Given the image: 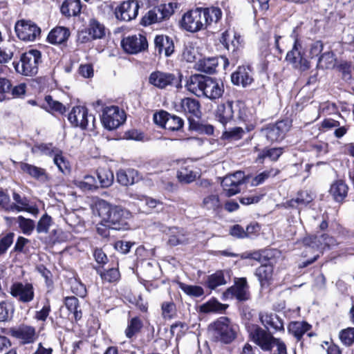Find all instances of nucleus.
Here are the masks:
<instances>
[{"instance_id": "51", "label": "nucleus", "mask_w": 354, "mask_h": 354, "mask_svg": "<svg viewBox=\"0 0 354 354\" xmlns=\"http://www.w3.org/2000/svg\"><path fill=\"white\" fill-rule=\"evenodd\" d=\"M53 157L54 164L58 169L64 174L71 172V164L68 160L64 156L62 150L58 149L55 151Z\"/></svg>"}, {"instance_id": "54", "label": "nucleus", "mask_w": 354, "mask_h": 354, "mask_svg": "<svg viewBox=\"0 0 354 354\" xmlns=\"http://www.w3.org/2000/svg\"><path fill=\"white\" fill-rule=\"evenodd\" d=\"M59 148L54 147L52 142L49 143H36L31 148L32 153H40L41 155H46L53 157L55 153V151Z\"/></svg>"}, {"instance_id": "59", "label": "nucleus", "mask_w": 354, "mask_h": 354, "mask_svg": "<svg viewBox=\"0 0 354 354\" xmlns=\"http://www.w3.org/2000/svg\"><path fill=\"white\" fill-rule=\"evenodd\" d=\"M13 313L14 308L10 302L6 300L0 301V322L10 320Z\"/></svg>"}, {"instance_id": "33", "label": "nucleus", "mask_w": 354, "mask_h": 354, "mask_svg": "<svg viewBox=\"0 0 354 354\" xmlns=\"http://www.w3.org/2000/svg\"><path fill=\"white\" fill-rule=\"evenodd\" d=\"M274 267L271 263L261 264L256 268L254 275L257 277L261 288H268L273 282Z\"/></svg>"}, {"instance_id": "32", "label": "nucleus", "mask_w": 354, "mask_h": 354, "mask_svg": "<svg viewBox=\"0 0 354 354\" xmlns=\"http://www.w3.org/2000/svg\"><path fill=\"white\" fill-rule=\"evenodd\" d=\"M40 107L47 113L55 117L58 115H66V113L68 109V108L62 102L54 100L50 95H45L44 102L40 105Z\"/></svg>"}, {"instance_id": "48", "label": "nucleus", "mask_w": 354, "mask_h": 354, "mask_svg": "<svg viewBox=\"0 0 354 354\" xmlns=\"http://www.w3.org/2000/svg\"><path fill=\"white\" fill-rule=\"evenodd\" d=\"M197 69L206 74H214L216 72L218 66V59L217 57L203 58L198 61Z\"/></svg>"}, {"instance_id": "13", "label": "nucleus", "mask_w": 354, "mask_h": 354, "mask_svg": "<svg viewBox=\"0 0 354 354\" xmlns=\"http://www.w3.org/2000/svg\"><path fill=\"white\" fill-rule=\"evenodd\" d=\"M291 127L292 121L286 118L278 120L274 123H270L262 130L264 131L267 140L271 142H274L283 140Z\"/></svg>"}, {"instance_id": "7", "label": "nucleus", "mask_w": 354, "mask_h": 354, "mask_svg": "<svg viewBox=\"0 0 354 354\" xmlns=\"http://www.w3.org/2000/svg\"><path fill=\"white\" fill-rule=\"evenodd\" d=\"M245 325L250 339L259 346L262 351L268 352L272 350L277 338L272 335L271 332L249 322H246Z\"/></svg>"}, {"instance_id": "43", "label": "nucleus", "mask_w": 354, "mask_h": 354, "mask_svg": "<svg viewBox=\"0 0 354 354\" xmlns=\"http://www.w3.org/2000/svg\"><path fill=\"white\" fill-rule=\"evenodd\" d=\"M238 119L245 124L248 132H250L255 129L257 124L255 119L249 108L244 104H242V106L239 107Z\"/></svg>"}, {"instance_id": "45", "label": "nucleus", "mask_w": 354, "mask_h": 354, "mask_svg": "<svg viewBox=\"0 0 354 354\" xmlns=\"http://www.w3.org/2000/svg\"><path fill=\"white\" fill-rule=\"evenodd\" d=\"M138 171L133 169H120L116 174L118 183L122 186H129L135 183Z\"/></svg>"}, {"instance_id": "12", "label": "nucleus", "mask_w": 354, "mask_h": 354, "mask_svg": "<svg viewBox=\"0 0 354 354\" xmlns=\"http://www.w3.org/2000/svg\"><path fill=\"white\" fill-rule=\"evenodd\" d=\"M26 92L25 83L14 85L12 80L0 76V102L21 97L25 95Z\"/></svg>"}, {"instance_id": "41", "label": "nucleus", "mask_w": 354, "mask_h": 354, "mask_svg": "<svg viewBox=\"0 0 354 354\" xmlns=\"http://www.w3.org/2000/svg\"><path fill=\"white\" fill-rule=\"evenodd\" d=\"M144 324L141 318L135 316L128 319L127 328L124 330L125 336L132 339L136 337L142 330Z\"/></svg>"}, {"instance_id": "5", "label": "nucleus", "mask_w": 354, "mask_h": 354, "mask_svg": "<svg viewBox=\"0 0 354 354\" xmlns=\"http://www.w3.org/2000/svg\"><path fill=\"white\" fill-rule=\"evenodd\" d=\"M183 73L180 71L176 73L165 72L156 70L150 73L148 77V82L153 87L162 90L168 87H173L177 89L182 88Z\"/></svg>"}, {"instance_id": "31", "label": "nucleus", "mask_w": 354, "mask_h": 354, "mask_svg": "<svg viewBox=\"0 0 354 354\" xmlns=\"http://www.w3.org/2000/svg\"><path fill=\"white\" fill-rule=\"evenodd\" d=\"M311 324L306 321H292L287 327L288 332L292 335L301 346L304 345V335L312 329Z\"/></svg>"}, {"instance_id": "17", "label": "nucleus", "mask_w": 354, "mask_h": 354, "mask_svg": "<svg viewBox=\"0 0 354 354\" xmlns=\"http://www.w3.org/2000/svg\"><path fill=\"white\" fill-rule=\"evenodd\" d=\"M254 71L251 65L243 64L232 73L230 80L234 86L246 88L254 82Z\"/></svg>"}, {"instance_id": "11", "label": "nucleus", "mask_w": 354, "mask_h": 354, "mask_svg": "<svg viewBox=\"0 0 354 354\" xmlns=\"http://www.w3.org/2000/svg\"><path fill=\"white\" fill-rule=\"evenodd\" d=\"M126 120V115L117 106L105 107L102 111L101 122L107 130H113L119 127Z\"/></svg>"}, {"instance_id": "28", "label": "nucleus", "mask_w": 354, "mask_h": 354, "mask_svg": "<svg viewBox=\"0 0 354 354\" xmlns=\"http://www.w3.org/2000/svg\"><path fill=\"white\" fill-rule=\"evenodd\" d=\"M96 273L100 276L102 283H116L121 278L118 261L111 262L106 267L97 270Z\"/></svg>"}, {"instance_id": "9", "label": "nucleus", "mask_w": 354, "mask_h": 354, "mask_svg": "<svg viewBox=\"0 0 354 354\" xmlns=\"http://www.w3.org/2000/svg\"><path fill=\"white\" fill-rule=\"evenodd\" d=\"M106 28L96 18L88 20L86 26L78 32L77 39L82 44H86L106 37Z\"/></svg>"}, {"instance_id": "46", "label": "nucleus", "mask_w": 354, "mask_h": 354, "mask_svg": "<svg viewBox=\"0 0 354 354\" xmlns=\"http://www.w3.org/2000/svg\"><path fill=\"white\" fill-rule=\"evenodd\" d=\"M201 206L206 210L212 211L215 213L220 212L223 208V205L218 194H209L205 196L203 198Z\"/></svg>"}, {"instance_id": "21", "label": "nucleus", "mask_w": 354, "mask_h": 354, "mask_svg": "<svg viewBox=\"0 0 354 354\" xmlns=\"http://www.w3.org/2000/svg\"><path fill=\"white\" fill-rule=\"evenodd\" d=\"M10 295L19 302L28 304L35 297V290L31 283L15 282L10 286Z\"/></svg>"}, {"instance_id": "16", "label": "nucleus", "mask_w": 354, "mask_h": 354, "mask_svg": "<svg viewBox=\"0 0 354 354\" xmlns=\"http://www.w3.org/2000/svg\"><path fill=\"white\" fill-rule=\"evenodd\" d=\"M250 286L245 277L235 278L234 285L227 288L224 292L226 297L244 302L251 299Z\"/></svg>"}, {"instance_id": "58", "label": "nucleus", "mask_w": 354, "mask_h": 354, "mask_svg": "<svg viewBox=\"0 0 354 354\" xmlns=\"http://www.w3.org/2000/svg\"><path fill=\"white\" fill-rule=\"evenodd\" d=\"M339 339L341 343L347 347L354 344V327H347L339 332Z\"/></svg>"}, {"instance_id": "15", "label": "nucleus", "mask_w": 354, "mask_h": 354, "mask_svg": "<svg viewBox=\"0 0 354 354\" xmlns=\"http://www.w3.org/2000/svg\"><path fill=\"white\" fill-rule=\"evenodd\" d=\"M123 50L130 55H136L148 50L147 37L142 34L124 37L121 41Z\"/></svg>"}, {"instance_id": "38", "label": "nucleus", "mask_w": 354, "mask_h": 354, "mask_svg": "<svg viewBox=\"0 0 354 354\" xmlns=\"http://www.w3.org/2000/svg\"><path fill=\"white\" fill-rule=\"evenodd\" d=\"M82 2L80 0H64L60 7L62 15L69 19L72 17H77L81 13Z\"/></svg>"}, {"instance_id": "56", "label": "nucleus", "mask_w": 354, "mask_h": 354, "mask_svg": "<svg viewBox=\"0 0 354 354\" xmlns=\"http://www.w3.org/2000/svg\"><path fill=\"white\" fill-rule=\"evenodd\" d=\"M0 206L8 212H21L24 210V207H21L15 203H11L9 195L6 193L2 188H0Z\"/></svg>"}, {"instance_id": "20", "label": "nucleus", "mask_w": 354, "mask_h": 354, "mask_svg": "<svg viewBox=\"0 0 354 354\" xmlns=\"http://www.w3.org/2000/svg\"><path fill=\"white\" fill-rule=\"evenodd\" d=\"M9 334L20 341L23 345L34 343L38 338L36 328L30 325L20 324L17 327L10 328Z\"/></svg>"}, {"instance_id": "18", "label": "nucleus", "mask_w": 354, "mask_h": 354, "mask_svg": "<svg viewBox=\"0 0 354 354\" xmlns=\"http://www.w3.org/2000/svg\"><path fill=\"white\" fill-rule=\"evenodd\" d=\"M301 43L297 37L295 38L292 50L288 51L286 56V60L292 64L295 68H299L305 71L310 68V63L304 57V53L301 52Z\"/></svg>"}, {"instance_id": "42", "label": "nucleus", "mask_w": 354, "mask_h": 354, "mask_svg": "<svg viewBox=\"0 0 354 354\" xmlns=\"http://www.w3.org/2000/svg\"><path fill=\"white\" fill-rule=\"evenodd\" d=\"M337 57L333 50L322 53L317 61V68L328 70L335 68L337 65Z\"/></svg>"}, {"instance_id": "2", "label": "nucleus", "mask_w": 354, "mask_h": 354, "mask_svg": "<svg viewBox=\"0 0 354 354\" xmlns=\"http://www.w3.org/2000/svg\"><path fill=\"white\" fill-rule=\"evenodd\" d=\"M96 208L103 222L106 223L112 230L120 231L131 228L128 216L130 213L121 207L112 205L106 201L101 200L97 203Z\"/></svg>"}, {"instance_id": "61", "label": "nucleus", "mask_w": 354, "mask_h": 354, "mask_svg": "<svg viewBox=\"0 0 354 354\" xmlns=\"http://www.w3.org/2000/svg\"><path fill=\"white\" fill-rule=\"evenodd\" d=\"M79 187L84 190L91 191L99 188L97 180L91 175H86L83 180L80 181Z\"/></svg>"}, {"instance_id": "53", "label": "nucleus", "mask_w": 354, "mask_h": 354, "mask_svg": "<svg viewBox=\"0 0 354 354\" xmlns=\"http://www.w3.org/2000/svg\"><path fill=\"white\" fill-rule=\"evenodd\" d=\"M93 257L96 263V265L93 266V268L97 271L98 269L103 268L109 264V260L102 248H95L92 251Z\"/></svg>"}, {"instance_id": "3", "label": "nucleus", "mask_w": 354, "mask_h": 354, "mask_svg": "<svg viewBox=\"0 0 354 354\" xmlns=\"http://www.w3.org/2000/svg\"><path fill=\"white\" fill-rule=\"evenodd\" d=\"M42 62L41 51L37 48H30L22 53L19 61H14L12 66L17 74L33 77L37 74L39 66Z\"/></svg>"}, {"instance_id": "57", "label": "nucleus", "mask_w": 354, "mask_h": 354, "mask_svg": "<svg viewBox=\"0 0 354 354\" xmlns=\"http://www.w3.org/2000/svg\"><path fill=\"white\" fill-rule=\"evenodd\" d=\"M281 171L277 168H270L268 170H265L256 176L252 180V185L254 186H258L263 183L270 176H276L279 174Z\"/></svg>"}, {"instance_id": "44", "label": "nucleus", "mask_w": 354, "mask_h": 354, "mask_svg": "<svg viewBox=\"0 0 354 354\" xmlns=\"http://www.w3.org/2000/svg\"><path fill=\"white\" fill-rule=\"evenodd\" d=\"M99 187L106 188L110 187L114 180L113 171L108 167H101L96 170Z\"/></svg>"}, {"instance_id": "22", "label": "nucleus", "mask_w": 354, "mask_h": 354, "mask_svg": "<svg viewBox=\"0 0 354 354\" xmlns=\"http://www.w3.org/2000/svg\"><path fill=\"white\" fill-rule=\"evenodd\" d=\"M201 107L198 100L189 97L181 99L179 104L176 106L178 111L183 113L187 116L189 124V119L201 118Z\"/></svg>"}, {"instance_id": "47", "label": "nucleus", "mask_w": 354, "mask_h": 354, "mask_svg": "<svg viewBox=\"0 0 354 354\" xmlns=\"http://www.w3.org/2000/svg\"><path fill=\"white\" fill-rule=\"evenodd\" d=\"M225 270H218L214 273L208 275L205 285L210 290H215L217 287L225 285L227 281L225 278Z\"/></svg>"}, {"instance_id": "35", "label": "nucleus", "mask_w": 354, "mask_h": 354, "mask_svg": "<svg viewBox=\"0 0 354 354\" xmlns=\"http://www.w3.org/2000/svg\"><path fill=\"white\" fill-rule=\"evenodd\" d=\"M180 167L177 171V178L182 183H191L196 179V174L193 171L194 165L187 160L179 162Z\"/></svg>"}, {"instance_id": "34", "label": "nucleus", "mask_w": 354, "mask_h": 354, "mask_svg": "<svg viewBox=\"0 0 354 354\" xmlns=\"http://www.w3.org/2000/svg\"><path fill=\"white\" fill-rule=\"evenodd\" d=\"M262 324L268 330H271L272 334L277 332L284 333L285 328L283 319L275 313H266L260 317Z\"/></svg>"}, {"instance_id": "27", "label": "nucleus", "mask_w": 354, "mask_h": 354, "mask_svg": "<svg viewBox=\"0 0 354 354\" xmlns=\"http://www.w3.org/2000/svg\"><path fill=\"white\" fill-rule=\"evenodd\" d=\"M154 48L158 55L164 53L165 56L170 57L175 50L174 41L171 37L166 35H157L155 36Z\"/></svg>"}, {"instance_id": "52", "label": "nucleus", "mask_w": 354, "mask_h": 354, "mask_svg": "<svg viewBox=\"0 0 354 354\" xmlns=\"http://www.w3.org/2000/svg\"><path fill=\"white\" fill-rule=\"evenodd\" d=\"M189 130L201 134L211 136L214 134V128L212 124H203L195 119H189Z\"/></svg>"}, {"instance_id": "62", "label": "nucleus", "mask_w": 354, "mask_h": 354, "mask_svg": "<svg viewBox=\"0 0 354 354\" xmlns=\"http://www.w3.org/2000/svg\"><path fill=\"white\" fill-rule=\"evenodd\" d=\"M19 226L22 232L26 235H30L35 227V222L30 218H26L22 216H19Z\"/></svg>"}, {"instance_id": "36", "label": "nucleus", "mask_w": 354, "mask_h": 354, "mask_svg": "<svg viewBox=\"0 0 354 354\" xmlns=\"http://www.w3.org/2000/svg\"><path fill=\"white\" fill-rule=\"evenodd\" d=\"M283 147H264L254 160L257 164H263L266 158H268L272 162H277L283 153Z\"/></svg>"}, {"instance_id": "64", "label": "nucleus", "mask_w": 354, "mask_h": 354, "mask_svg": "<svg viewBox=\"0 0 354 354\" xmlns=\"http://www.w3.org/2000/svg\"><path fill=\"white\" fill-rule=\"evenodd\" d=\"M52 224V218L48 214H44L37 222L36 230L38 233H48Z\"/></svg>"}, {"instance_id": "63", "label": "nucleus", "mask_w": 354, "mask_h": 354, "mask_svg": "<svg viewBox=\"0 0 354 354\" xmlns=\"http://www.w3.org/2000/svg\"><path fill=\"white\" fill-rule=\"evenodd\" d=\"M136 244L135 241L118 240L114 243L113 248L118 252L127 254Z\"/></svg>"}, {"instance_id": "50", "label": "nucleus", "mask_w": 354, "mask_h": 354, "mask_svg": "<svg viewBox=\"0 0 354 354\" xmlns=\"http://www.w3.org/2000/svg\"><path fill=\"white\" fill-rule=\"evenodd\" d=\"M227 305L221 304L213 297L199 307V311L203 313H221L227 308Z\"/></svg>"}, {"instance_id": "40", "label": "nucleus", "mask_w": 354, "mask_h": 354, "mask_svg": "<svg viewBox=\"0 0 354 354\" xmlns=\"http://www.w3.org/2000/svg\"><path fill=\"white\" fill-rule=\"evenodd\" d=\"M341 74V79L346 83H351L354 80V64L351 61L341 60L337 64L335 68Z\"/></svg>"}, {"instance_id": "1", "label": "nucleus", "mask_w": 354, "mask_h": 354, "mask_svg": "<svg viewBox=\"0 0 354 354\" xmlns=\"http://www.w3.org/2000/svg\"><path fill=\"white\" fill-rule=\"evenodd\" d=\"M222 16L223 12L218 7H196L183 15L179 25L183 30L196 33L207 30L213 23H218Z\"/></svg>"}, {"instance_id": "55", "label": "nucleus", "mask_w": 354, "mask_h": 354, "mask_svg": "<svg viewBox=\"0 0 354 354\" xmlns=\"http://www.w3.org/2000/svg\"><path fill=\"white\" fill-rule=\"evenodd\" d=\"M178 287L187 295L192 297H200L204 295V289L196 285H189L183 282L178 283Z\"/></svg>"}, {"instance_id": "14", "label": "nucleus", "mask_w": 354, "mask_h": 354, "mask_svg": "<svg viewBox=\"0 0 354 354\" xmlns=\"http://www.w3.org/2000/svg\"><path fill=\"white\" fill-rule=\"evenodd\" d=\"M88 117L93 119V127L95 126V116L88 114V109L84 106H73L67 115L68 122L71 127L74 128H80L82 130L88 129Z\"/></svg>"}, {"instance_id": "39", "label": "nucleus", "mask_w": 354, "mask_h": 354, "mask_svg": "<svg viewBox=\"0 0 354 354\" xmlns=\"http://www.w3.org/2000/svg\"><path fill=\"white\" fill-rule=\"evenodd\" d=\"M305 249L302 252L301 256L307 259L303 261L299 266V268H304L314 262H315L323 254V252L318 250V245L316 247L312 245L313 244H305Z\"/></svg>"}, {"instance_id": "10", "label": "nucleus", "mask_w": 354, "mask_h": 354, "mask_svg": "<svg viewBox=\"0 0 354 354\" xmlns=\"http://www.w3.org/2000/svg\"><path fill=\"white\" fill-rule=\"evenodd\" d=\"M153 120L158 126L169 131H183L184 120L179 116L172 115L165 110H160L153 114Z\"/></svg>"}, {"instance_id": "19", "label": "nucleus", "mask_w": 354, "mask_h": 354, "mask_svg": "<svg viewBox=\"0 0 354 354\" xmlns=\"http://www.w3.org/2000/svg\"><path fill=\"white\" fill-rule=\"evenodd\" d=\"M140 8L138 0L122 1L115 8V15L120 21H129L136 18Z\"/></svg>"}, {"instance_id": "24", "label": "nucleus", "mask_w": 354, "mask_h": 354, "mask_svg": "<svg viewBox=\"0 0 354 354\" xmlns=\"http://www.w3.org/2000/svg\"><path fill=\"white\" fill-rule=\"evenodd\" d=\"M224 93L223 82L221 79L209 77L203 95L216 102L223 97Z\"/></svg>"}, {"instance_id": "30", "label": "nucleus", "mask_w": 354, "mask_h": 354, "mask_svg": "<svg viewBox=\"0 0 354 354\" xmlns=\"http://www.w3.org/2000/svg\"><path fill=\"white\" fill-rule=\"evenodd\" d=\"M234 102L227 100L217 105L214 111L215 119L224 127L234 119Z\"/></svg>"}, {"instance_id": "8", "label": "nucleus", "mask_w": 354, "mask_h": 354, "mask_svg": "<svg viewBox=\"0 0 354 354\" xmlns=\"http://www.w3.org/2000/svg\"><path fill=\"white\" fill-rule=\"evenodd\" d=\"M15 32L19 40L29 42L41 37V29L31 19H20L15 22Z\"/></svg>"}, {"instance_id": "60", "label": "nucleus", "mask_w": 354, "mask_h": 354, "mask_svg": "<svg viewBox=\"0 0 354 354\" xmlns=\"http://www.w3.org/2000/svg\"><path fill=\"white\" fill-rule=\"evenodd\" d=\"M162 316L165 319H171L176 314V306L171 300L170 301H164L161 304Z\"/></svg>"}, {"instance_id": "25", "label": "nucleus", "mask_w": 354, "mask_h": 354, "mask_svg": "<svg viewBox=\"0 0 354 354\" xmlns=\"http://www.w3.org/2000/svg\"><path fill=\"white\" fill-rule=\"evenodd\" d=\"M12 162L15 167H19L20 172L21 174H27L35 180L46 181L49 179L48 174L44 168L24 162L12 160Z\"/></svg>"}, {"instance_id": "49", "label": "nucleus", "mask_w": 354, "mask_h": 354, "mask_svg": "<svg viewBox=\"0 0 354 354\" xmlns=\"http://www.w3.org/2000/svg\"><path fill=\"white\" fill-rule=\"evenodd\" d=\"M243 184L242 180H234L232 177H225L221 183V185L225 195L231 197L241 192L240 186Z\"/></svg>"}, {"instance_id": "26", "label": "nucleus", "mask_w": 354, "mask_h": 354, "mask_svg": "<svg viewBox=\"0 0 354 354\" xmlns=\"http://www.w3.org/2000/svg\"><path fill=\"white\" fill-rule=\"evenodd\" d=\"M70 36L71 31L68 28L57 26L48 32L46 41L52 45L66 46Z\"/></svg>"}, {"instance_id": "37", "label": "nucleus", "mask_w": 354, "mask_h": 354, "mask_svg": "<svg viewBox=\"0 0 354 354\" xmlns=\"http://www.w3.org/2000/svg\"><path fill=\"white\" fill-rule=\"evenodd\" d=\"M305 244L320 245L322 249L330 248L331 246L337 245L336 239L328 234L324 233L320 236L311 235L304 239Z\"/></svg>"}, {"instance_id": "6", "label": "nucleus", "mask_w": 354, "mask_h": 354, "mask_svg": "<svg viewBox=\"0 0 354 354\" xmlns=\"http://www.w3.org/2000/svg\"><path fill=\"white\" fill-rule=\"evenodd\" d=\"M178 7V3L177 2L161 3L155 6L142 17L140 24L143 26H149L167 21L174 15Z\"/></svg>"}, {"instance_id": "29", "label": "nucleus", "mask_w": 354, "mask_h": 354, "mask_svg": "<svg viewBox=\"0 0 354 354\" xmlns=\"http://www.w3.org/2000/svg\"><path fill=\"white\" fill-rule=\"evenodd\" d=\"M209 76L202 74H194L190 75L185 85L187 91L193 94L200 96L203 95Z\"/></svg>"}, {"instance_id": "23", "label": "nucleus", "mask_w": 354, "mask_h": 354, "mask_svg": "<svg viewBox=\"0 0 354 354\" xmlns=\"http://www.w3.org/2000/svg\"><path fill=\"white\" fill-rule=\"evenodd\" d=\"M349 189L344 179H335L330 185L328 195L335 203L342 205L348 201Z\"/></svg>"}, {"instance_id": "4", "label": "nucleus", "mask_w": 354, "mask_h": 354, "mask_svg": "<svg viewBox=\"0 0 354 354\" xmlns=\"http://www.w3.org/2000/svg\"><path fill=\"white\" fill-rule=\"evenodd\" d=\"M211 327L214 340L224 344H230L238 337L240 331L238 324L228 317H220L212 322Z\"/></svg>"}]
</instances>
